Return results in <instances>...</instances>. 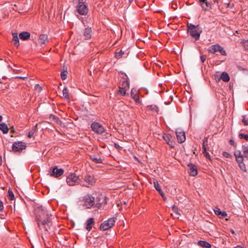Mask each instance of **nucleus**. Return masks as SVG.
I'll return each mask as SVG.
<instances>
[{
    "mask_svg": "<svg viewBox=\"0 0 248 248\" xmlns=\"http://www.w3.org/2000/svg\"><path fill=\"white\" fill-rule=\"evenodd\" d=\"M94 224V219L93 217L89 218L85 223V228L88 231H90Z\"/></svg>",
    "mask_w": 248,
    "mask_h": 248,
    "instance_id": "f3484780",
    "label": "nucleus"
},
{
    "mask_svg": "<svg viewBox=\"0 0 248 248\" xmlns=\"http://www.w3.org/2000/svg\"><path fill=\"white\" fill-rule=\"evenodd\" d=\"M2 163V158L1 156L0 155V166L1 165Z\"/></svg>",
    "mask_w": 248,
    "mask_h": 248,
    "instance_id": "5fc2aeb1",
    "label": "nucleus"
},
{
    "mask_svg": "<svg viewBox=\"0 0 248 248\" xmlns=\"http://www.w3.org/2000/svg\"><path fill=\"white\" fill-rule=\"evenodd\" d=\"M213 1H214V3H218V0H213Z\"/></svg>",
    "mask_w": 248,
    "mask_h": 248,
    "instance_id": "4d7b16f0",
    "label": "nucleus"
},
{
    "mask_svg": "<svg viewBox=\"0 0 248 248\" xmlns=\"http://www.w3.org/2000/svg\"><path fill=\"white\" fill-rule=\"evenodd\" d=\"M220 78L224 82H228L230 80L229 76L226 72H223L221 75Z\"/></svg>",
    "mask_w": 248,
    "mask_h": 248,
    "instance_id": "7c9ffc66",
    "label": "nucleus"
},
{
    "mask_svg": "<svg viewBox=\"0 0 248 248\" xmlns=\"http://www.w3.org/2000/svg\"><path fill=\"white\" fill-rule=\"evenodd\" d=\"M243 158L245 157L248 159V146L244 145L242 146Z\"/></svg>",
    "mask_w": 248,
    "mask_h": 248,
    "instance_id": "a878e982",
    "label": "nucleus"
},
{
    "mask_svg": "<svg viewBox=\"0 0 248 248\" xmlns=\"http://www.w3.org/2000/svg\"><path fill=\"white\" fill-rule=\"evenodd\" d=\"M163 139L166 143L171 148H174L175 143L172 140V137L170 134H165L163 136Z\"/></svg>",
    "mask_w": 248,
    "mask_h": 248,
    "instance_id": "ddd939ff",
    "label": "nucleus"
},
{
    "mask_svg": "<svg viewBox=\"0 0 248 248\" xmlns=\"http://www.w3.org/2000/svg\"><path fill=\"white\" fill-rule=\"evenodd\" d=\"M131 96L135 100L136 102H137V103H139L140 102L139 97L138 96L137 93L134 92L133 89L131 90Z\"/></svg>",
    "mask_w": 248,
    "mask_h": 248,
    "instance_id": "72a5a7b5",
    "label": "nucleus"
},
{
    "mask_svg": "<svg viewBox=\"0 0 248 248\" xmlns=\"http://www.w3.org/2000/svg\"><path fill=\"white\" fill-rule=\"evenodd\" d=\"M77 10L81 15H86L88 12V5L85 2H78L77 6Z\"/></svg>",
    "mask_w": 248,
    "mask_h": 248,
    "instance_id": "6e6552de",
    "label": "nucleus"
},
{
    "mask_svg": "<svg viewBox=\"0 0 248 248\" xmlns=\"http://www.w3.org/2000/svg\"><path fill=\"white\" fill-rule=\"evenodd\" d=\"M243 161H244L243 159H241L240 160H239V161H236V162H237L238 166H239V168H240V169L242 170H243L245 172H246L247 169H246V165L244 164Z\"/></svg>",
    "mask_w": 248,
    "mask_h": 248,
    "instance_id": "393cba45",
    "label": "nucleus"
},
{
    "mask_svg": "<svg viewBox=\"0 0 248 248\" xmlns=\"http://www.w3.org/2000/svg\"><path fill=\"white\" fill-rule=\"evenodd\" d=\"M245 46L248 47V40H244L243 42Z\"/></svg>",
    "mask_w": 248,
    "mask_h": 248,
    "instance_id": "8fccbe9b",
    "label": "nucleus"
},
{
    "mask_svg": "<svg viewBox=\"0 0 248 248\" xmlns=\"http://www.w3.org/2000/svg\"><path fill=\"white\" fill-rule=\"evenodd\" d=\"M127 90H125L120 86H119V90L117 91V93L118 95L121 96H125L126 95V92Z\"/></svg>",
    "mask_w": 248,
    "mask_h": 248,
    "instance_id": "473e14b6",
    "label": "nucleus"
},
{
    "mask_svg": "<svg viewBox=\"0 0 248 248\" xmlns=\"http://www.w3.org/2000/svg\"><path fill=\"white\" fill-rule=\"evenodd\" d=\"M13 41L14 42V45L17 47L19 45V41L18 37L17 36V33H13Z\"/></svg>",
    "mask_w": 248,
    "mask_h": 248,
    "instance_id": "bb28decb",
    "label": "nucleus"
},
{
    "mask_svg": "<svg viewBox=\"0 0 248 248\" xmlns=\"http://www.w3.org/2000/svg\"><path fill=\"white\" fill-rule=\"evenodd\" d=\"M116 220V217H111L109 218L108 220L104 221L100 225V230L102 231H106L111 228L114 226Z\"/></svg>",
    "mask_w": 248,
    "mask_h": 248,
    "instance_id": "39448f33",
    "label": "nucleus"
},
{
    "mask_svg": "<svg viewBox=\"0 0 248 248\" xmlns=\"http://www.w3.org/2000/svg\"><path fill=\"white\" fill-rule=\"evenodd\" d=\"M129 0V2H131V1H133V0Z\"/></svg>",
    "mask_w": 248,
    "mask_h": 248,
    "instance_id": "e2e57ef3",
    "label": "nucleus"
},
{
    "mask_svg": "<svg viewBox=\"0 0 248 248\" xmlns=\"http://www.w3.org/2000/svg\"><path fill=\"white\" fill-rule=\"evenodd\" d=\"M189 168V175L192 176H195L198 174V170L196 166L192 163H189L188 164Z\"/></svg>",
    "mask_w": 248,
    "mask_h": 248,
    "instance_id": "4468645a",
    "label": "nucleus"
},
{
    "mask_svg": "<svg viewBox=\"0 0 248 248\" xmlns=\"http://www.w3.org/2000/svg\"><path fill=\"white\" fill-rule=\"evenodd\" d=\"M0 130L3 134H7L8 132L9 128L5 123H2L0 124Z\"/></svg>",
    "mask_w": 248,
    "mask_h": 248,
    "instance_id": "b1692460",
    "label": "nucleus"
},
{
    "mask_svg": "<svg viewBox=\"0 0 248 248\" xmlns=\"http://www.w3.org/2000/svg\"><path fill=\"white\" fill-rule=\"evenodd\" d=\"M124 54V51L122 50H121L119 52H116L115 57L117 59L121 58L122 57V56Z\"/></svg>",
    "mask_w": 248,
    "mask_h": 248,
    "instance_id": "e433bc0d",
    "label": "nucleus"
},
{
    "mask_svg": "<svg viewBox=\"0 0 248 248\" xmlns=\"http://www.w3.org/2000/svg\"><path fill=\"white\" fill-rule=\"evenodd\" d=\"M63 169L61 168L59 169L58 167L56 166L49 169L48 174L52 177L58 178L63 175Z\"/></svg>",
    "mask_w": 248,
    "mask_h": 248,
    "instance_id": "20e7f679",
    "label": "nucleus"
},
{
    "mask_svg": "<svg viewBox=\"0 0 248 248\" xmlns=\"http://www.w3.org/2000/svg\"><path fill=\"white\" fill-rule=\"evenodd\" d=\"M26 148V144L22 141L15 142L12 146V150L15 152H21Z\"/></svg>",
    "mask_w": 248,
    "mask_h": 248,
    "instance_id": "9d476101",
    "label": "nucleus"
},
{
    "mask_svg": "<svg viewBox=\"0 0 248 248\" xmlns=\"http://www.w3.org/2000/svg\"><path fill=\"white\" fill-rule=\"evenodd\" d=\"M31 34L29 32L27 31H23L20 32L19 34V38L23 41L27 40L29 39L30 37Z\"/></svg>",
    "mask_w": 248,
    "mask_h": 248,
    "instance_id": "6ab92c4d",
    "label": "nucleus"
},
{
    "mask_svg": "<svg viewBox=\"0 0 248 248\" xmlns=\"http://www.w3.org/2000/svg\"><path fill=\"white\" fill-rule=\"evenodd\" d=\"M48 37L47 35L45 34H41L39 36L38 39V43L41 45H46L48 44Z\"/></svg>",
    "mask_w": 248,
    "mask_h": 248,
    "instance_id": "2eb2a0df",
    "label": "nucleus"
},
{
    "mask_svg": "<svg viewBox=\"0 0 248 248\" xmlns=\"http://www.w3.org/2000/svg\"><path fill=\"white\" fill-rule=\"evenodd\" d=\"M3 209H4V206L3 205V202L0 200V211H3Z\"/></svg>",
    "mask_w": 248,
    "mask_h": 248,
    "instance_id": "49530a36",
    "label": "nucleus"
},
{
    "mask_svg": "<svg viewBox=\"0 0 248 248\" xmlns=\"http://www.w3.org/2000/svg\"><path fill=\"white\" fill-rule=\"evenodd\" d=\"M63 97L67 100H69V95L68 90L66 87H64L62 91Z\"/></svg>",
    "mask_w": 248,
    "mask_h": 248,
    "instance_id": "2f4dec72",
    "label": "nucleus"
},
{
    "mask_svg": "<svg viewBox=\"0 0 248 248\" xmlns=\"http://www.w3.org/2000/svg\"><path fill=\"white\" fill-rule=\"evenodd\" d=\"M199 1L201 2H204V1H206V0H199Z\"/></svg>",
    "mask_w": 248,
    "mask_h": 248,
    "instance_id": "6e6d98bb",
    "label": "nucleus"
},
{
    "mask_svg": "<svg viewBox=\"0 0 248 248\" xmlns=\"http://www.w3.org/2000/svg\"><path fill=\"white\" fill-rule=\"evenodd\" d=\"M115 146L117 148L119 147V146L118 145H117V144H116V143H115Z\"/></svg>",
    "mask_w": 248,
    "mask_h": 248,
    "instance_id": "13d9d810",
    "label": "nucleus"
},
{
    "mask_svg": "<svg viewBox=\"0 0 248 248\" xmlns=\"http://www.w3.org/2000/svg\"><path fill=\"white\" fill-rule=\"evenodd\" d=\"M119 86L125 90H128L129 89V82L127 80L124 79L122 81V84Z\"/></svg>",
    "mask_w": 248,
    "mask_h": 248,
    "instance_id": "5701e85b",
    "label": "nucleus"
},
{
    "mask_svg": "<svg viewBox=\"0 0 248 248\" xmlns=\"http://www.w3.org/2000/svg\"><path fill=\"white\" fill-rule=\"evenodd\" d=\"M188 32L196 41L200 39L202 30L199 25L195 26L192 24L188 25Z\"/></svg>",
    "mask_w": 248,
    "mask_h": 248,
    "instance_id": "7ed1b4c3",
    "label": "nucleus"
},
{
    "mask_svg": "<svg viewBox=\"0 0 248 248\" xmlns=\"http://www.w3.org/2000/svg\"><path fill=\"white\" fill-rule=\"evenodd\" d=\"M204 4H201V6L204 10H207L212 8L211 3L206 0L204 1Z\"/></svg>",
    "mask_w": 248,
    "mask_h": 248,
    "instance_id": "cd10ccee",
    "label": "nucleus"
},
{
    "mask_svg": "<svg viewBox=\"0 0 248 248\" xmlns=\"http://www.w3.org/2000/svg\"><path fill=\"white\" fill-rule=\"evenodd\" d=\"M67 72L66 71H62L61 73V78L62 80H65L67 78Z\"/></svg>",
    "mask_w": 248,
    "mask_h": 248,
    "instance_id": "4c0bfd02",
    "label": "nucleus"
},
{
    "mask_svg": "<svg viewBox=\"0 0 248 248\" xmlns=\"http://www.w3.org/2000/svg\"><path fill=\"white\" fill-rule=\"evenodd\" d=\"M7 197L8 199L11 201L13 200L14 199V194L12 190L10 188L8 190Z\"/></svg>",
    "mask_w": 248,
    "mask_h": 248,
    "instance_id": "c9c22d12",
    "label": "nucleus"
},
{
    "mask_svg": "<svg viewBox=\"0 0 248 248\" xmlns=\"http://www.w3.org/2000/svg\"><path fill=\"white\" fill-rule=\"evenodd\" d=\"M102 202H100V198H97L95 201L94 198L91 195H87L84 197V205L87 208H90L92 207L100 209L102 206V204L104 202L105 204L107 203V198L105 197Z\"/></svg>",
    "mask_w": 248,
    "mask_h": 248,
    "instance_id": "f03ea898",
    "label": "nucleus"
},
{
    "mask_svg": "<svg viewBox=\"0 0 248 248\" xmlns=\"http://www.w3.org/2000/svg\"><path fill=\"white\" fill-rule=\"evenodd\" d=\"M83 0H78V2H84Z\"/></svg>",
    "mask_w": 248,
    "mask_h": 248,
    "instance_id": "bf43d9fd",
    "label": "nucleus"
},
{
    "mask_svg": "<svg viewBox=\"0 0 248 248\" xmlns=\"http://www.w3.org/2000/svg\"><path fill=\"white\" fill-rule=\"evenodd\" d=\"M201 61L202 62H203L206 60V56L205 55H202L200 57Z\"/></svg>",
    "mask_w": 248,
    "mask_h": 248,
    "instance_id": "a18cd8bd",
    "label": "nucleus"
},
{
    "mask_svg": "<svg viewBox=\"0 0 248 248\" xmlns=\"http://www.w3.org/2000/svg\"><path fill=\"white\" fill-rule=\"evenodd\" d=\"M222 155L224 157L228 158H232V155L229 153L227 152H223L222 153Z\"/></svg>",
    "mask_w": 248,
    "mask_h": 248,
    "instance_id": "ea45409f",
    "label": "nucleus"
},
{
    "mask_svg": "<svg viewBox=\"0 0 248 248\" xmlns=\"http://www.w3.org/2000/svg\"><path fill=\"white\" fill-rule=\"evenodd\" d=\"M84 181L88 183L89 185H93L95 183V181L94 177L91 175H86L84 178Z\"/></svg>",
    "mask_w": 248,
    "mask_h": 248,
    "instance_id": "412c9836",
    "label": "nucleus"
},
{
    "mask_svg": "<svg viewBox=\"0 0 248 248\" xmlns=\"http://www.w3.org/2000/svg\"><path fill=\"white\" fill-rule=\"evenodd\" d=\"M154 185L155 189L159 193H162L163 191L161 188V186L157 181H154Z\"/></svg>",
    "mask_w": 248,
    "mask_h": 248,
    "instance_id": "f704fd0d",
    "label": "nucleus"
},
{
    "mask_svg": "<svg viewBox=\"0 0 248 248\" xmlns=\"http://www.w3.org/2000/svg\"><path fill=\"white\" fill-rule=\"evenodd\" d=\"M175 133L177 141L179 143H182L186 140V135L185 132L180 129H177Z\"/></svg>",
    "mask_w": 248,
    "mask_h": 248,
    "instance_id": "f8f14e48",
    "label": "nucleus"
},
{
    "mask_svg": "<svg viewBox=\"0 0 248 248\" xmlns=\"http://www.w3.org/2000/svg\"><path fill=\"white\" fill-rule=\"evenodd\" d=\"M239 137L240 139H244L246 141H248V135L240 133L239 134Z\"/></svg>",
    "mask_w": 248,
    "mask_h": 248,
    "instance_id": "58836bf2",
    "label": "nucleus"
},
{
    "mask_svg": "<svg viewBox=\"0 0 248 248\" xmlns=\"http://www.w3.org/2000/svg\"><path fill=\"white\" fill-rule=\"evenodd\" d=\"M15 78L22 79H25L27 78V77L16 76V77Z\"/></svg>",
    "mask_w": 248,
    "mask_h": 248,
    "instance_id": "09e8293b",
    "label": "nucleus"
},
{
    "mask_svg": "<svg viewBox=\"0 0 248 248\" xmlns=\"http://www.w3.org/2000/svg\"><path fill=\"white\" fill-rule=\"evenodd\" d=\"M79 177L75 173H70L66 178V182L70 186H73L79 182Z\"/></svg>",
    "mask_w": 248,
    "mask_h": 248,
    "instance_id": "423d86ee",
    "label": "nucleus"
},
{
    "mask_svg": "<svg viewBox=\"0 0 248 248\" xmlns=\"http://www.w3.org/2000/svg\"><path fill=\"white\" fill-rule=\"evenodd\" d=\"M242 123L245 125H248V120L246 119V116L243 115L242 116Z\"/></svg>",
    "mask_w": 248,
    "mask_h": 248,
    "instance_id": "79ce46f5",
    "label": "nucleus"
},
{
    "mask_svg": "<svg viewBox=\"0 0 248 248\" xmlns=\"http://www.w3.org/2000/svg\"><path fill=\"white\" fill-rule=\"evenodd\" d=\"M2 119V116H1V115H0V122H1V121Z\"/></svg>",
    "mask_w": 248,
    "mask_h": 248,
    "instance_id": "052dcab7",
    "label": "nucleus"
},
{
    "mask_svg": "<svg viewBox=\"0 0 248 248\" xmlns=\"http://www.w3.org/2000/svg\"><path fill=\"white\" fill-rule=\"evenodd\" d=\"M229 142L230 143V144L231 145H232L233 146L236 147V144L234 142V141H233V140H230V141H229Z\"/></svg>",
    "mask_w": 248,
    "mask_h": 248,
    "instance_id": "c03bdc74",
    "label": "nucleus"
},
{
    "mask_svg": "<svg viewBox=\"0 0 248 248\" xmlns=\"http://www.w3.org/2000/svg\"><path fill=\"white\" fill-rule=\"evenodd\" d=\"M11 132H12V133H14L15 132V130H14V128L13 127H12V128L11 129Z\"/></svg>",
    "mask_w": 248,
    "mask_h": 248,
    "instance_id": "864d4df0",
    "label": "nucleus"
},
{
    "mask_svg": "<svg viewBox=\"0 0 248 248\" xmlns=\"http://www.w3.org/2000/svg\"><path fill=\"white\" fill-rule=\"evenodd\" d=\"M14 71L16 73H18L19 72H20V70H14Z\"/></svg>",
    "mask_w": 248,
    "mask_h": 248,
    "instance_id": "603ef678",
    "label": "nucleus"
},
{
    "mask_svg": "<svg viewBox=\"0 0 248 248\" xmlns=\"http://www.w3.org/2000/svg\"><path fill=\"white\" fill-rule=\"evenodd\" d=\"M1 83V79H0V83Z\"/></svg>",
    "mask_w": 248,
    "mask_h": 248,
    "instance_id": "0e129e2a",
    "label": "nucleus"
},
{
    "mask_svg": "<svg viewBox=\"0 0 248 248\" xmlns=\"http://www.w3.org/2000/svg\"><path fill=\"white\" fill-rule=\"evenodd\" d=\"M214 211L216 215L220 216V218H224L227 216L226 212L224 211H221L220 209L217 207H215V208L214 209Z\"/></svg>",
    "mask_w": 248,
    "mask_h": 248,
    "instance_id": "a211bd4d",
    "label": "nucleus"
},
{
    "mask_svg": "<svg viewBox=\"0 0 248 248\" xmlns=\"http://www.w3.org/2000/svg\"><path fill=\"white\" fill-rule=\"evenodd\" d=\"M198 245L201 247L204 248H210L211 245L205 241L200 240L198 242Z\"/></svg>",
    "mask_w": 248,
    "mask_h": 248,
    "instance_id": "4be33fe9",
    "label": "nucleus"
},
{
    "mask_svg": "<svg viewBox=\"0 0 248 248\" xmlns=\"http://www.w3.org/2000/svg\"><path fill=\"white\" fill-rule=\"evenodd\" d=\"M233 248H243V246L242 245H238L233 247Z\"/></svg>",
    "mask_w": 248,
    "mask_h": 248,
    "instance_id": "3c124183",
    "label": "nucleus"
},
{
    "mask_svg": "<svg viewBox=\"0 0 248 248\" xmlns=\"http://www.w3.org/2000/svg\"><path fill=\"white\" fill-rule=\"evenodd\" d=\"M92 34V31L91 28H85L83 32V35L86 39H89L91 37Z\"/></svg>",
    "mask_w": 248,
    "mask_h": 248,
    "instance_id": "aec40b11",
    "label": "nucleus"
},
{
    "mask_svg": "<svg viewBox=\"0 0 248 248\" xmlns=\"http://www.w3.org/2000/svg\"><path fill=\"white\" fill-rule=\"evenodd\" d=\"M42 215H39L37 217V223L40 229H44L45 231H48L51 225L50 217L51 215L48 213L46 210L43 209Z\"/></svg>",
    "mask_w": 248,
    "mask_h": 248,
    "instance_id": "f257e3e1",
    "label": "nucleus"
},
{
    "mask_svg": "<svg viewBox=\"0 0 248 248\" xmlns=\"http://www.w3.org/2000/svg\"><path fill=\"white\" fill-rule=\"evenodd\" d=\"M34 134V130H31L29 133H28V137L29 138H31V137H33V135Z\"/></svg>",
    "mask_w": 248,
    "mask_h": 248,
    "instance_id": "37998d69",
    "label": "nucleus"
},
{
    "mask_svg": "<svg viewBox=\"0 0 248 248\" xmlns=\"http://www.w3.org/2000/svg\"><path fill=\"white\" fill-rule=\"evenodd\" d=\"M208 138L205 137L204 139L203 140L202 142V153L204 155V156L210 160V156L209 154L207 152V150L209 149L208 144Z\"/></svg>",
    "mask_w": 248,
    "mask_h": 248,
    "instance_id": "9b49d317",
    "label": "nucleus"
},
{
    "mask_svg": "<svg viewBox=\"0 0 248 248\" xmlns=\"http://www.w3.org/2000/svg\"><path fill=\"white\" fill-rule=\"evenodd\" d=\"M172 210L173 212L174 213H175L176 214H177V215H180V214L178 212V208L175 205H174L172 206Z\"/></svg>",
    "mask_w": 248,
    "mask_h": 248,
    "instance_id": "a19ab883",
    "label": "nucleus"
},
{
    "mask_svg": "<svg viewBox=\"0 0 248 248\" xmlns=\"http://www.w3.org/2000/svg\"><path fill=\"white\" fill-rule=\"evenodd\" d=\"M159 194L164 201H166L167 200V198L165 196V194L163 191L162 192V193H160Z\"/></svg>",
    "mask_w": 248,
    "mask_h": 248,
    "instance_id": "de8ad7c7",
    "label": "nucleus"
},
{
    "mask_svg": "<svg viewBox=\"0 0 248 248\" xmlns=\"http://www.w3.org/2000/svg\"><path fill=\"white\" fill-rule=\"evenodd\" d=\"M92 160L96 163H101L102 159L100 157L97 156L96 155H92L90 156Z\"/></svg>",
    "mask_w": 248,
    "mask_h": 248,
    "instance_id": "c85d7f7f",
    "label": "nucleus"
},
{
    "mask_svg": "<svg viewBox=\"0 0 248 248\" xmlns=\"http://www.w3.org/2000/svg\"><path fill=\"white\" fill-rule=\"evenodd\" d=\"M234 155L235 157L236 161H239V160H240L241 159H243L242 155L241 154V153L239 150L234 151Z\"/></svg>",
    "mask_w": 248,
    "mask_h": 248,
    "instance_id": "c756f323",
    "label": "nucleus"
},
{
    "mask_svg": "<svg viewBox=\"0 0 248 248\" xmlns=\"http://www.w3.org/2000/svg\"><path fill=\"white\" fill-rule=\"evenodd\" d=\"M232 234H234V231H233V230H232Z\"/></svg>",
    "mask_w": 248,
    "mask_h": 248,
    "instance_id": "680f3d73",
    "label": "nucleus"
},
{
    "mask_svg": "<svg viewBox=\"0 0 248 248\" xmlns=\"http://www.w3.org/2000/svg\"><path fill=\"white\" fill-rule=\"evenodd\" d=\"M92 130L94 132L101 134L105 131V128L104 126L99 123L93 122L91 124Z\"/></svg>",
    "mask_w": 248,
    "mask_h": 248,
    "instance_id": "1a4fd4ad",
    "label": "nucleus"
},
{
    "mask_svg": "<svg viewBox=\"0 0 248 248\" xmlns=\"http://www.w3.org/2000/svg\"><path fill=\"white\" fill-rule=\"evenodd\" d=\"M208 50V51L212 54H215L217 52H219L220 54L223 56H226L227 55L223 48L218 44L210 46Z\"/></svg>",
    "mask_w": 248,
    "mask_h": 248,
    "instance_id": "0eeeda50",
    "label": "nucleus"
},
{
    "mask_svg": "<svg viewBox=\"0 0 248 248\" xmlns=\"http://www.w3.org/2000/svg\"><path fill=\"white\" fill-rule=\"evenodd\" d=\"M147 110L151 111L153 115H156L158 113L159 108L156 105H151L147 107Z\"/></svg>",
    "mask_w": 248,
    "mask_h": 248,
    "instance_id": "dca6fc26",
    "label": "nucleus"
}]
</instances>
